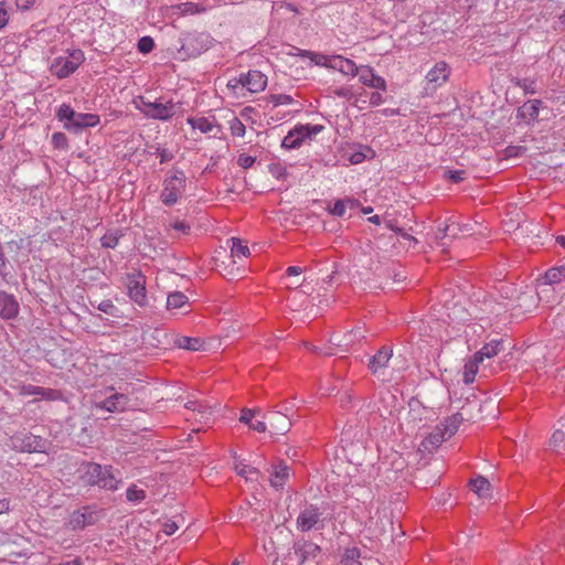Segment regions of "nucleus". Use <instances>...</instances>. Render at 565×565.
<instances>
[{
	"label": "nucleus",
	"instance_id": "1",
	"mask_svg": "<svg viewBox=\"0 0 565 565\" xmlns=\"http://www.w3.org/2000/svg\"><path fill=\"white\" fill-rule=\"evenodd\" d=\"M326 503L315 504L306 503L296 520L297 529L301 532H308L313 529L322 530L326 521L332 519L331 514L327 512Z\"/></svg>",
	"mask_w": 565,
	"mask_h": 565
},
{
	"label": "nucleus",
	"instance_id": "2",
	"mask_svg": "<svg viewBox=\"0 0 565 565\" xmlns=\"http://www.w3.org/2000/svg\"><path fill=\"white\" fill-rule=\"evenodd\" d=\"M83 479L89 486H97L110 491H115L119 483L111 466H102L96 462L85 463Z\"/></svg>",
	"mask_w": 565,
	"mask_h": 565
},
{
	"label": "nucleus",
	"instance_id": "3",
	"mask_svg": "<svg viewBox=\"0 0 565 565\" xmlns=\"http://www.w3.org/2000/svg\"><path fill=\"white\" fill-rule=\"evenodd\" d=\"M58 120L64 121V128L79 132L85 128L95 127L99 124V116L90 113H76L70 105L62 104L57 111Z\"/></svg>",
	"mask_w": 565,
	"mask_h": 565
},
{
	"label": "nucleus",
	"instance_id": "4",
	"mask_svg": "<svg viewBox=\"0 0 565 565\" xmlns=\"http://www.w3.org/2000/svg\"><path fill=\"white\" fill-rule=\"evenodd\" d=\"M163 189L160 194L162 203L167 206L174 205L186 186V177L180 169H172V175L163 180Z\"/></svg>",
	"mask_w": 565,
	"mask_h": 565
},
{
	"label": "nucleus",
	"instance_id": "5",
	"mask_svg": "<svg viewBox=\"0 0 565 565\" xmlns=\"http://www.w3.org/2000/svg\"><path fill=\"white\" fill-rule=\"evenodd\" d=\"M10 441L12 449L29 454H46L51 446L50 440L31 433H17L10 438Z\"/></svg>",
	"mask_w": 565,
	"mask_h": 565
},
{
	"label": "nucleus",
	"instance_id": "6",
	"mask_svg": "<svg viewBox=\"0 0 565 565\" xmlns=\"http://www.w3.org/2000/svg\"><path fill=\"white\" fill-rule=\"evenodd\" d=\"M104 515L103 510L94 505H86L74 511L68 519V527L73 531L84 530L96 524Z\"/></svg>",
	"mask_w": 565,
	"mask_h": 565
},
{
	"label": "nucleus",
	"instance_id": "7",
	"mask_svg": "<svg viewBox=\"0 0 565 565\" xmlns=\"http://www.w3.org/2000/svg\"><path fill=\"white\" fill-rule=\"evenodd\" d=\"M126 287L128 290V297L138 306L145 307L148 303L147 290H146V276L139 271L127 274Z\"/></svg>",
	"mask_w": 565,
	"mask_h": 565
},
{
	"label": "nucleus",
	"instance_id": "8",
	"mask_svg": "<svg viewBox=\"0 0 565 565\" xmlns=\"http://www.w3.org/2000/svg\"><path fill=\"white\" fill-rule=\"evenodd\" d=\"M84 61V53L82 50H74L70 53L68 57L55 58L51 66V71L58 78H66L73 74Z\"/></svg>",
	"mask_w": 565,
	"mask_h": 565
},
{
	"label": "nucleus",
	"instance_id": "9",
	"mask_svg": "<svg viewBox=\"0 0 565 565\" xmlns=\"http://www.w3.org/2000/svg\"><path fill=\"white\" fill-rule=\"evenodd\" d=\"M237 84L246 87L250 93H259L266 88L267 76L260 71L252 70L246 74H241L237 78Z\"/></svg>",
	"mask_w": 565,
	"mask_h": 565
},
{
	"label": "nucleus",
	"instance_id": "10",
	"mask_svg": "<svg viewBox=\"0 0 565 565\" xmlns=\"http://www.w3.org/2000/svg\"><path fill=\"white\" fill-rule=\"evenodd\" d=\"M358 75H359L360 82L363 85H365L367 87L380 89L382 92H386V89H387L386 81L382 76L375 74L373 67H371L369 65H362L359 67Z\"/></svg>",
	"mask_w": 565,
	"mask_h": 565
},
{
	"label": "nucleus",
	"instance_id": "11",
	"mask_svg": "<svg viewBox=\"0 0 565 565\" xmlns=\"http://www.w3.org/2000/svg\"><path fill=\"white\" fill-rule=\"evenodd\" d=\"M270 431L275 435H284L291 427V419L289 415L284 414L281 411H271L266 415Z\"/></svg>",
	"mask_w": 565,
	"mask_h": 565
},
{
	"label": "nucleus",
	"instance_id": "12",
	"mask_svg": "<svg viewBox=\"0 0 565 565\" xmlns=\"http://www.w3.org/2000/svg\"><path fill=\"white\" fill-rule=\"evenodd\" d=\"M294 551L299 564H303L306 561L315 559L321 552V548L311 541L299 540L294 543Z\"/></svg>",
	"mask_w": 565,
	"mask_h": 565
},
{
	"label": "nucleus",
	"instance_id": "13",
	"mask_svg": "<svg viewBox=\"0 0 565 565\" xmlns=\"http://www.w3.org/2000/svg\"><path fill=\"white\" fill-rule=\"evenodd\" d=\"M129 404V397L128 395L124 393H114L113 395L108 396L104 401L96 404L97 408H100L103 411L115 413V412H124L127 409Z\"/></svg>",
	"mask_w": 565,
	"mask_h": 565
},
{
	"label": "nucleus",
	"instance_id": "14",
	"mask_svg": "<svg viewBox=\"0 0 565 565\" xmlns=\"http://www.w3.org/2000/svg\"><path fill=\"white\" fill-rule=\"evenodd\" d=\"M450 75L449 65L440 61L435 64V66L427 73L426 81L433 88L440 87L444 83H446Z\"/></svg>",
	"mask_w": 565,
	"mask_h": 565
},
{
	"label": "nucleus",
	"instance_id": "15",
	"mask_svg": "<svg viewBox=\"0 0 565 565\" xmlns=\"http://www.w3.org/2000/svg\"><path fill=\"white\" fill-rule=\"evenodd\" d=\"M21 395H40L46 401H61L63 393L60 390L25 384L20 387Z\"/></svg>",
	"mask_w": 565,
	"mask_h": 565
},
{
	"label": "nucleus",
	"instance_id": "16",
	"mask_svg": "<svg viewBox=\"0 0 565 565\" xmlns=\"http://www.w3.org/2000/svg\"><path fill=\"white\" fill-rule=\"evenodd\" d=\"M393 356V349L391 347H382L369 361L367 367L372 374L376 375L384 370L391 358Z\"/></svg>",
	"mask_w": 565,
	"mask_h": 565
},
{
	"label": "nucleus",
	"instance_id": "17",
	"mask_svg": "<svg viewBox=\"0 0 565 565\" xmlns=\"http://www.w3.org/2000/svg\"><path fill=\"white\" fill-rule=\"evenodd\" d=\"M174 106L172 100H168L167 103L156 100L151 104L147 117L157 120H169L174 116Z\"/></svg>",
	"mask_w": 565,
	"mask_h": 565
},
{
	"label": "nucleus",
	"instance_id": "18",
	"mask_svg": "<svg viewBox=\"0 0 565 565\" xmlns=\"http://www.w3.org/2000/svg\"><path fill=\"white\" fill-rule=\"evenodd\" d=\"M19 303L14 296L7 291H0V317L6 320L13 319L18 316Z\"/></svg>",
	"mask_w": 565,
	"mask_h": 565
},
{
	"label": "nucleus",
	"instance_id": "19",
	"mask_svg": "<svg viewBox=\"0 0 565 565\" xmlns=\"http://www.w3.org/2000/svg\"><path fill=\"white\" fill-rule=\"evenodd\" d=\"M330 67L338 70L344 75L356 76L359 67L352 60L345 58L340 55L332 56L330 58Z\"/></svg>",
	"mask_w": 565,
	"mask_h": 565
},
{
	"label": "nucleus",
	"instance_id": "20",
	"mask_svg": "<svg viewBox=\"0 0 565 565\" xmlns=\"http://www.w3.org/2000/svg\"><path fill=\"white\" fill-rule=\"evenodd\" d=\"M365 338L363 328L361 326L348 331L342 339L339 337H331L330 342L337 347H349L355 342H359Z\"/></svg>",
	"mask_w": 565,
	"mask_h": 565
},
{
	"label": "nucleus",
	"instance_id": "21",
	"mask_svg": "<svg viewBox=\"0 0 565 565\" xmlns=\"http://www.w3.org/2000/svg\"><path fill=\"white\" fill-rule=\"evenodd\" d=\"M200 36H196L194 34H188L183 39V43L180 47V53L183 52L184 56L188 57H194L201 54V52L206 50V46L201 44L200 46H196L199 43Z\"/></svg>",
	"mask_w": 565,
	"mask_h": 565
},
{
	"label": "nucleus",
	"instance_id": "22",
	"mask_svg": "<svg viewBox=\"0 0 565 565\" xmlns=\"http://www.w3.org/2000/svg\"><path fill=\"white\" fill-rule=\"evenodd\" d=\"M503 350V340L493 339L490 342L486 343L477 353H475V356L477 358V362H482L484 358H493Z\"/></svg>",
	"mask_w": 565,
	"mask_h": 565
},
{
	"label": "nucleus",
	"instance_id": "23",
	"mask_svg": "<svg viewBox=\"0 0 565 565\" xmlns=\"http://www.w3.org/2000/svg\"><path fill=\"white\" fill-rule=\"evenodd\" d=\"M188 124L193 129H199L202 134H212L214 129L217 131L214 132V136L221 131V126L215 122V120H210L207 117H189L186 119Z\"/></svg>",
	"mask_w": 565,
	"mask_h": 565
},
{
	"label": "nucleus",
	"instance_id": "24",
	"mask_svg": "<svg viewBox=\"0 0 565 565\" xmlns=\"http://www.w3.org/2000/svg\"><path fill=\"white\" fill-rule=\"evenodd\" d=\"M447 439L449 438L444 429L440 426H437L435 430L423 440L422 446L425 449L436 448Z\"/></svg>",
	"mask_w": 565,
	"mask_h": 565
},
{
	"label": "nucleus",
	"instance_id": "25",
	"mask_svg": "<svg viewBox=\"0 0 565 565\" xmlns=\"http://www.w3.org/2000/svg\"><path fill=\"white\" fill-rule=\"evenodd\" d=\"M289 477V468L285 463H280L275 467V470L270 477V483L274 488L279 489L282 488L286 480Z\"/></svg>",
	"mask_w": 565,
	"mask_h": 565
},
{
	"label": "nucleus",
	"instance_id": "26",
	"mask_svg": "<svg viewBox=\"0 0 565 565\" xmlns=\"http://www.w3.org/2000/svg\"><path fill=\"white\" fill-rule=\"evenodd\" d=\"M471 489L478 494L480 498H489L491 484L488 479L482 476H478L476 479L470 481Z\"/></svg>",
	"mask_w": 565,
	"mask_h": 565
},
{
	"label": "nucleus",
	"instance_id": "27",
	"mask_svg": "<svg viewBox=\"0 0 565 565\" xmlns=\"http://www.w3.org/2000/svg\"><path fill=\"white\" fill-rule=\"evenodd\" d=\"M462 420H463L462 415L460 413H456V414L447 417L445 419V422L441 423L440 427L444 429V431L446 433L448 438H450L451 436H454L457 433Z\"/></svg>",
	"mask_w": 565,
	"mask_h": 565
},
{
	"label": "nucleus",
	"instance_id": "28",
	"mask_svg": "<svg viewBox=\"0 0 565 565\" xmlns=\"http://www.w3.org/2000/svg\"><path fill=\"white\" fill-rule=\"evenodd\" d=\"M477 358L473 355L472 359L466 362L463 366V383L469 385L475 382L476 375L478 373V364Z\"/></svg>",
	"mask_w": 565,
	"mask_h": 565
},
{
	"label": "nucleus",
	"instance_id": "29",
	"mask_svg": "<svg viewBox=\"0 0 565 565\" xmlns=\"http://www.w3.org/2000/svg\"><path fill=\"white\" fill-rule=\"evenodd\" d=\"M305 141V137L298 135L296 132V127L288 132V135L282 139L281 147L286 149H296L299 148Z\"/></svg>",
	"mask_w": 565,
	"mask_h": 565
},
{
	"label": "nucleus",
	"instance_id": "30",
	"mask_svg": "<svg viewBox=\"0 0 565 565\" xmlns=\"http://www.w3.org/2000/svg\"><path fill=\"white\" fill-rule=\"evenodd\" d=\"M188 303V297L181 291H174L169 294L167 298L168 309H180Z\"/></svg>",
	"mask_w": 565,
	"mask_h": 565
},
{
	"label": "nucleus",
	"instance_id": "31",
	"mask_svg": "<svg viewBox=\"0 0 565 565\" xmlns=\"http://www.w3.org/2000/svg\"><path fill=\"white\" fill-rule=\"evenodd\" d=\"M324 129L322 125H297L296 132L305 137V139H311L313 136L320 134Z\"/></svg>",
	"mask_w": 565,
	"mask_h": 565
},
{
	"label": "nucleus",
	"instance_id": "32",
	"mask_svg": "<svg viewBox=\"0 0 565 565\" xmlns=\"http://www.w3.org/2000/svg\"><path fill=\"white\" fill-rule=\"evenodd\" d=\"M443 231L444 236H448V238H456L460 233L468 231V225H460L455 221H450L443 226Z\"/></svg>",
	"mask_w": 565,
	"mask_h": 565
},
{
	"label": "nucleus",
	"instance_id": "33",
	"mask_svg": "<svg viewBox=\"0 0 565 565\" xmlns=\"http://www.w3.org/2000/svg\"><path fill=\"white\" fill-rule=\"evenodd\" d=\"M121 236L122 233L118 230L109 231L100 238V244L104 248H115Z\"/></svg>",
	"mask_w": 565,
	"mask_h": 565
},
{
	"label": "nucleus",
	"instance_id": "34",
	"mask_svg": "<svg viewBox=\"0 0 565 565\" xmlns=\"http://www.w3.org/2000/svg\"><path fill=\"white\" fill-rule=\"evenodd\" d=\"M544 277L550 285L561 282L565 278V266L548 269Z\"/></svg>",
	"mask_w": 565,
	"mask_h": 565
},
{
	"label": "nucleus",
	"instance_id": "35",
	"mask_svg": "<svg viewBox=\"0 0 565 565\" xmlns=\"http://www.w3.org/2000/svg\"><path fill=\"white\" fill-rule=\"evenodd\" d=\"M231 254L232 257H247L249 255V248L246 244H244L239 238L232 237L231 238Z\"/></svg>",
	"mask_w": 565,
	"mask_h": 565
},
{
	"label": "nucleus",
	"instance_id": "36",
	"mask_svg": "<svg viewBox=\"0 0 565 565\" xmlns=\"http://www.w3.org/2000/svg\"><path fill=\"white\" fill-rule=\"evenodd\" d=\"M174 10H177L180 14L186 15V14H195L204 11V8L200 7L198 3L193 2H182L174 7Z\"/></svg>",
	"mask_w": 565,
	"mask_h": 565
},
{
	"label": "nucleus",
	"instance_id": "37",
	"mask_svg": "<svg viewBox=\"0 0 565 565\" xmlns=\"http://www.w3.org/2000/svg\"><path fill=\"white\" fill-rule=\"evenodd\" d=\"M177 344L181 349L198 351L201 348V341L198 338L181 337L177 340Z\"/></svg>",
	"mask_w": 565,
	"mask_h": 565
},
{
	"label": "nucleus",
	"instance_id": "38",
	"mask_svg": "<svg viewBox=\"0 0 565 565\" xmlns=\"http://www.w3.org/2000/svg\"><path fill=\"white\" fill-rule=\"evenodd\" d=\"M514 85L522 88L525 94H536V81L532 78H516Z\"/></svg>",
	"mask_w": 565,
	"mask_h": 565
},
{
	"label": "nucleus",
	"instance_id": "39",
	"mask_svg": "<svg viewBox=\"0 0 565 565\" xmlns=\"http://www.w3.org/2000/svg\"><path fill=\"white\" fill-rule=\"evenodd\" d=\"M297 51H298L297 55L309 56L318 65L330 66V58L331 57H328L327 55L313 53V52H310V51H303V50H299V49H297Z\"/></svg>",
	"mask_w": 565,
	"mask_h": 565
},
{
	"label": "nucleus",
	"instance_id": "40",
	"mask_svg": "<svg viewBox=\"0 0 565 565\" xmlns=\"http://www.w3.org/2000/svg\"><path fill=\"white\" fill-rule=\"evenodd\" d=\"M359 558H360V550L359 548H356V547L347 548L342 556L341 563H342V565H355V564L360 563Z\"/></svg>",
	"mask_w": 565,
	"mask_h": 565
},
{
	"label": "nucleus",
	"instance_id": "41",
	"mask_svg": "<svg viewBox=\"0 0 565 565\" xmlns=\"http://www.w3.org/2000/svg\"><path fill=\"white\" fill-rule=\"evenodd\" d=\"M89 303L93 307H96L102 312H105V313L114 316V317L116 316L117 307L114 305V302L110 299L102 300L97 305L95 303V301L90 300Z\"/></svg>",
	"mask_w": 565,
	"mask_h": 565
},
{
	"label": "nucleus",
	"instance_id": "42",
	"mask_svg": "<svg viewBox=\"0 0 565 565\" xmlns=\"http://www.w3.org/2000/svg\"><path fill=\"white\" fill-rule=\"evenodd\" d=\"M126 497L130 502H140L146 499V491L132 484L127 489Z\"/></svg>",
	"mask_w": 565,
	"mask_h": 565
},
{
	"label": "nucleus",
	"instance_id": "43",
	"mask_svg": "<svg viewBox=\"0 0 565 565\" xmlns=\"http://www.w3.org/2000/svg\"><path fill=\"white\" fill-rule=\"evenodd\" d=\"M541 104L542 102L540 99H533L523 105V109L530 119H536L539 117Z\"/></svg>",
	"mask_w": 565,
	"mask_h": 565
},
{
	"label": "nucleus",
	"instance_id": "44",
	"mask_svg": "<svg viewBox=\"0 0 565 565\" xmlns=\"http://www.w3.org/2000/svg\"><path fill=\"white\" fill-rule=\"evenodd\" d=\"M137 47L140 53H143V54L150 53L154 47V41L150 36H142L138 41Z\"/></svg>",
	"mask_w": 565,
	"mask_h": 565
},
{
	"label": "nucleus",
	"instance_id": "45",
	"mask_svg": "<svg viewBox=\"0 0 565 565\" xmlns=\"http://www.w3.org/2000/svg\"><path fill=\"white\" fill-rule=\"evenodd\" d=\"M269 102L274 106L288 105L294 102V98L287 94H273L269 96Z\"/></svg>",
	"mask_w": 565,
	"mask_h": 565
},
{
	"label": "nucleus",
	"instance_id": "46",
	"mask_svg": "<svg viewBox=\"0 0 565 565\" xmlns=\"http://www.w3.org/2000/svg\"><path fill=\"white\" fill-rule=\"evenodd\" d=\"M230 129H231L232 134L237 137H243L246 131L244 124L238 118H234L231 121Z\"/></svg>",
	"mask_w": 565,
	"mask_h": 565
},
{
	"label": "nucleus",
	"instance_id": "47",
	"mask_svg": "<svg viewBox=\"0 0 565 565\" xmlns=\"http://www.w3.org/2000/svg\"><path fill=\"white\" fill-rule=\"evenodd\" d=\"M268 169L273 177L276 179H285L287 175L286 168L280 163H271L269 164Z\"/></svg>",
	"mask_w": 565,
	"mask_h": 565
},
{
	"label": "nucleus",
	"instance_id": "48",
	"mask_svg": "<svg viewBox=\"0 0 565 565\" xmlns=\"http://www.w3.org/2000/svg\"><path fill=\"white\" fill-rule=\"evenodd\" d=\"M134 103L136 108L147 117V113L148 110H150L151 104L153 102L148 100L143 96H139L137 99L134 100Z\"/></svg>",
	"mask_w": 565,
	"mask_h": 565
},
{
	"label": "nucleus",
	"instance_id": "49",
	"mask_svg": "<svg viewBox=\"0 0 565 565\" xmlns=\"http://www.w3.org/2000/svg\"><path fill=\"white\" fill-rule=\"evenodd\" d=\"M52 143L57 149H64L67 147V137L63 132H54Z\"/></svg>",
	"mask_w": 565,
	"mask_h": 565
},
{
	"label": "nucleus",
	"instance_id": "50",
	"mask_svg": "<svg viewBox=\"0 0 565 565\" xmlns=\"http://www.w3.org/2000/svg\"><path fill=\"white\" fill-rule=\"evenodd\" d=\"M255 161H256L255 157H252L246 153H241L237 159V164L239 167H242L243 169H248L255 163Z\"/></svg>",
	"mask_w": 565,
	"mask_h": 565
},
{
	"label": "nucleus",
	"instance_id": "51",
	"mask_svg": "<svg viewBox=\"0 0 565 565\" xmlns=\"http://www.w3.org/2000/svg\"><path fill=\"white\" fill-rule=\"evenodd\" d=\"M235 470L239 476L245 477L246 479L248 478V475L258 472L256 468L249 467L245 463L236 465Z\"/></svg>",
	"mask_w": 565,
	"mask_h": 565
},
{
	"label": "nucleus",
	"instance_id": "52",
	"mask_svg": "<svg viewBox=\"0 0 565 565\" xmlns=\"http://www.w3.org/2000/svg\"><path fill=\"white\" fill-rule=\"evenodd\" d=\"M466 172L463 170H448L446 171L447 178L454 183H459L465 179Z\"/></svg>",
	"mask_w": 565,
	"mask_h": 565
},
{
	"label": "nucleus",
	"instance_id": "53",
	"mask_svg": "<svg viewBox=\"0 0 565 565\" xmlns=\"http://www.w3.org/2000/svg\"><path fill=\"white\" fill-rule=\"evenodd\" d=\"M345 204L342 200L335 201L332 209H330V213L335 216H343L345 214Z\"/></svg>",
	"mask_w": 565,
	"mask_h": 565
},
{
	"label": "nucleus",
	"instance_id": "54",
	"mask_svg": "<svg viewBox=\"0 0 565 565\" xmlns=\"http://www.w3.org/2000/svg\"><path fill=\"white\" fill-rule=\"evenodd\" d=\"M523 151L525 148L520 146H509L503 150L505 158L518 157Z\"/></svg>",
	"mask_w": 565,
	"mask_h": 565
},
{
	"label": "nucleus",
	"instance_id": "55",
	"mask_svg": "<svg viewBox=\"0 0 565 565\" xmlns=\"http://www.w3.org/2000/svg\"><path fill=\"white\" fill-rule=\"evenodd\" d=\"M333 94L337 95L338 97L345 98L348 100H350L354 96V94L350 87L335 88L333 90Z\"/></svg>",
	"mask_w": 565,
	"mask_h": 565
},
{
	"label": "nucleus",
	"instance_id": "56",
	"mask_svg": "<svg viewBox=\"0 0 565 565\" xmlns=\"http://www.w3.org/2000/svg\"><path fill=\"white\" fill-rule=\"evenodd\" d=\"M9 21V13L7 10V3L0 2V30L6 26Z\"/></svg>",
	"mask_w": 565,
	"mask_h": 565
},
{
	"label": "nucleus",
	"instance_id": "57",
	"mask_svg": "<svg viewBox=\"0 0 565 565\" xmlns=\"http://www.w3.org/2000/svg\"><path fill=\"white\" fill-rule=\"evenodd\" d=\"M565 440V434L562 430H555L550 439L553 447H558Z\"/></svg>",
	"mask_w": 565,
	"mask_h": 565
},
{
	"label": "nucleus",
	"instance_id": "58",
	"mask_svg": "<svg viewBox=\"0 0 565 565\" xmlns=\"http://www.w3.org/2000/svg\"><path fill=\"white\" fill-rule=\"evenodd\" d=\"M255 414H256V411L243 409L241 417H239V422L249 425V424H252V418L255 416Z\"/></svg>",
	"mask_w": 565,
	"mask_h": 565
},
{
	"label": "nucleus",
	"instance_id": "59",
	"mask_svg": "<svg viewBox=\"0 0 565 565\" xmlns=\"http://www.w3.org/2000/svg\"><path fill=\"white\" fill-rule=\"evenodd\" d=\"M171 227L175 231L182 232L183 234H188L190 231V225L183 221H174L171 223Z\"/></svg>",
	"mask_w": 565,
	"mask_h": 565
},
{
	"label": "nucleus",
	"instance_id": "60",
	"mask_svg": "<svg viewBox=\"0 0 565 565\" xmlns=\"http://www.w3.org/2000/svg\"><path fill=\"white\" fill-rule=\"evenodd\" d=\"M386 225L388 228H391L393 232L399 234L404 238L415 241V238L413 236L408 235L407 233H405L403 228L395 226L392 221H388L386 223Z\"/></svg>",
	"mask_w": 565,
	"mask_h": 565
},
{
	"label": "nucleus",
	"instance_id": "61",
	"mask_svg": "<svg viewBox=\"0 0 565 565\" xmlns=\"http://www.w3.org/2000/svg\"><path fill=\"white\" fill-rule=\"evenodd\" d=\"M178 529H179L178 524L175 522H173V521H168L163 525V532L167 535L174 534L178 531Z\"/></svg>",
	"mask_w": 565,
	"mask_h": 565
},
{
	"label": "nucleus",
	"instance_id": "62",
	"mask_svg": "<svg viewBox=\"0 0 565 565\" xmlns=\"http://www.w3.org/2000/svg\"><path fill=\"white\" fill-rule=\"evenodd\" d=\"M158 154L160 157V162L161 163L171 161L173 159L172 152H170L168 149H160V148H158Z\"/></svg>",
	"mask_w": 565,
	"mask_h": 565
},
{
	"label": "nucleus",
	"instance_id": "63",
	"mask_svg": "<svg viewBox=\"0 0 565 565\" xmlns=\"http://www.w3.org/2000/svg\"><path fill=\"white\" fill-rule=\"evenodd\" d=\"M383 103H384V98H383L381 93L374 92V93L371 94V96H370V104L372 106H380Z\"/></svg>",
	"mask_w": 565,
	"mask_h": 565
},
{
	"label": "nucleus",
	"instance_id": "64",
	"mask_svg": "<svg viewBox=\"0 0 565 565\" xmlns=\"http://www.w3.org/2000/svg\"><path fill=\"white\" fill-rule=\"evenodd\" d=\"M35 0H15V4L20 10L26 11L29 10L33 4Z\"/></svg>",
	"mask_w": 565,
	"mask_h": 565
}]
</instances>
